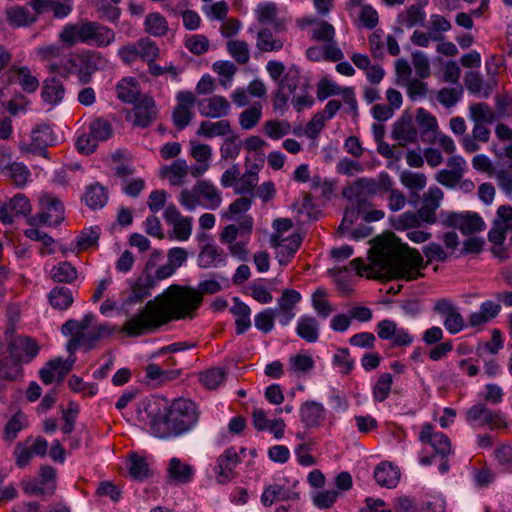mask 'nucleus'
Returning a JSON list of instances; mask_svg holds the SVG:
<instances>
[{
  "mask_svg": "<svg viewBox=\"0 0 512 512\" xmlns=\"http://www.w3.org/2000/svg\"><path fill=\"white\" fill-rule=\"evenodd\" d=\"M374 479L382 487L394 488L399 482L400 472L391 463L383 461L375 467Z\"/></svg>",
  "mask_w": 512,
  "mask_h": 512,
  "instance_id": "nucleus-28",
  "label": "nucleus"
},
{
  "mask_svg": "<svg viewBox=\"0 0 512 512\" xmlns=\"http://www.w3.org/2000/svg\"><path fill=\"white\" fill-rule=\"evenodd\" d=\"M7 350L13 359L24 364L31 362L38 355L39 346L31 337L16 336L8 342Z\"/></svg>",
  "mask_w": 512,
  "mask_h": 512,
  "instance_id": "nucleus-15",
  "label": "nucleus"
},
{
  "mask_svg": "<svg viewBox=\"0 0 512 512\" xmlns=\"http://www.w3.org/2000/svg\"><path fill=\"white\" fill-rule=\"evenodd\" d=\"M31 210L29 199L18 193L9 201L0 203V222L5 225L12 224L15 217L28 216Z\"/></svg>",
  "mask_w": 512,
  "mask_h": 512,
  "instance_id": "nucleus-17",
  "label": "nucleus"
},
{
  "mask_svg": "<svg viewBox=\"0 0 512 512\" xmlns=\"http://www.w3.org/2000/svg\"><path fill=\"white\" fill-rule=\"evenodd\" d=\"M156 283L152 273H141L134 281L130 282L131 293L124 301V305L140 303L151 295Z\"/></svg>",
  "mask_w": 512,
  "mask_h": 512,
  "instance_id": "nucleus-20",
  "label": "nucleus"
},
{
  "mask_svg": "<svg viewBox=\"0 0 512 512\" xmlns=\"http://www.w3.org/2000/svg\"><path fill=\"white\" fill-rule=\"evenodd\" d=\"M64 94L65 88L60 79L51 77L44 81L41 95L45 102L57 105L62 101Z\"/></svg>",
  "mask_w": 512,
  "mask_h": 512,
  "instance_id": "nucleus-33",
  "label": "nucleus"
},
{
  "mask_svg": "<svg viewBox=\"0 0 512 512\" xmlns=\"http://www.w3.org/2000/svg\"><path fill=\"white\" fill-rule=\"evenodd\" d=\"M95 316L92 313L84 315L82 320L70 319L62 325V333L65 336H71L67 342L66 349L69 354L74 355L76 350L86 341V330L92 325Z\"/></svg>",
  "mask_w": 512,
  "mask_h": 512,
  "instance_id": "nucleus-12",
  "label": "nucleus"
},
{
  "mask_svg": "<svg viewBox=\"0 0 512 512\" xmlns=\"http://www.w3.org/2000/svg\"><path fill=\"white\" fill-rule=\"evenodd\" d=\"M75 361L76 357L71 354L67 359L55 358L49 360L39 371L41 381L46 385L51 384L55 378H57L58 382L63 381L65 376L72 370Z\"/></svg>",
  "mask_w": 512,
  "mask_h": 512,
  "instance_id": "nucleus-16",
  "label": "nucleus"
},
{
  "mask_svg": "<svg viewBox=\"0 0 512 512\" xmlns=\"http://www.w3.org/2000/svg\"><path fill=\"white\" fill-rule=\"evenodd\" d=\"M115 39L112 29L99 24L98 22H84L67 24L59 33V40L71 48L77 43L96 44L99 47H106Z\"/></svg>",
  "mask_w": 512,
  "mask_h": 512,
  "instance_id": "nucleus-4",
  "label": "nucleus"
},
{
  "mask_svg": "<svg viewBox=\"0 0 512 512\" xmlns=\"http://www.w3.org/2000/svg\"><path fill=\"white\" fill-rule=\"evenodd\" d=\"M67 70L75 74L81 84L91 82L92 75L107 65V59L97 51H85L83 53L71 54L67 61Z\"/></svg>",
  "mask_w": 512,
  "mask_h": 512,
  "instance_id": "nucleus-6",
  "label": "nucleus"
},
{
  "mask_svg": "<svg viewBox=\"0 0 512 512\" xmlns=\"http://www.w3.org/2000/svg\"><path fill=\"white\" fill-rule=\"evenodd\" d=\"M200 412L195 402L179 398L168 404L166 399L151 398L140 402L138 417L159 438H172L191 431L198 423Z\"/></svg>",
  "mask_w": 512,
  "mask_h": 512,
  "instance_id": "nucleus-2",
  "label": "nucleus"
},
{
  "mask_svg": "<svg viewBox=\"0 0 512 512\" xmlns=\"http://www.w3.org/2000/svg\"><path fill=\"white\" fill-rule=\"evenodd\" d=\"M116 92L121 101L126 103H135L139 100V83L134 77L123 78L116 85Z\"/></svg>",
  "mask_w": 512,
  "mask_h": 512,
  "instance_id": "nucleus-31",
  "label": "nucleus"
},
{
  "mask_svg": "<svg viewBox=\"0 0 512 512\" xmlns=\"http://www.w3.org/2000/svg\"><path fill=\"white\" fill-rule=\"evenodd\" d=\"M129 474L133 479L144 480L148 477L149 466L144 457L132 454L129 458Z\"/></svg>",
  "mask_w": 512,
  "mask_h": 512,
  "instance_id": "nucleus-55",
  "label": "nucleus"
},
{
  "mask_svg": "<svg viewBox=\"0 0 512 512\" xmlns=\"http://www.w3.org/2000/svg\"><path fill=\"white\" fill-rule=\"evenodd\" d=\"M242 143L237 135L227 137L220 147L221 158L223 160L236 159L241 151Z\"/></svg>",
  "mask_w": 512,
  "mask_h": 512,
  "instance_id": "nucleus-58",
  "label": "nucleus"
},
{
  "mask_svg": "<svg viewBox=\"0 0 512 512\" xmlns=\"http://www.w3.org/2000/svg\"><path fill=\"white\" fill-rule=\"evenodd\" d=\"M427 262L417 249L406 247L401 253L391 255L384 259L382 268L397 280L413 281L424 276L422 270L432 261L445 262L448 253L438 243H429L422 249Z\"/></svg>",
  "mask_w": 512,
  "mask_h": 512,
  "instance_id": "nucleus-3",
  "label": "nucleus"
},
{
  "mask_svg": "<svg viewBox=\"0 0 512 512\" xmlns=\"http://www.w3.org/2000/svg\"><path fill=\"white\" fill-rule=\"evenodd\" d=\"M176 100L177 105L172 112L173 124L178 130H183L193 118L192 108L196 104V96L191 91H180Z\"/></svg>",
  "mask_w": 512,
  "mask_h": 512,
  "instance_id": "nucleus-14",
  "label": "nucleus"
},
{
  "mask_svg": "<svg viewBox=\"0 0 512 512\" xmlns=\"http://www.w3.org/2000/svg\"><path fill=\"white\" fill-rule=\"evenodd\" d=\"M23 376L22 363L11 356L0 359V380L17 381Z\"/></svg>",
  "mask_w": 512,
  "mask_h": 512,
  "instance_id": "nucleus-38",
  "label": "nucleus"
},
{
  "mask_svg": "<svg viewBox=\"0 0 512 512\" xmlns=\"http://www.w3.org/2000/svg\"><path fill=\"white\" fill-rule=\"evenodd\" d=\"M287 499H289V490L279 484L267 486L261 495V503L265 507H270L276 501Z\"/></svg>",
  "mask_w": 512,
  "mask_h": 512,
  "instance_id": "nucleus-47",
  "label": "nucleus"
},
{
  "mask_svg": "<svg viewBox=\"0 0 512 512\" xmlns=\"http://www.w3.org/2000/svg\"><path fill=\"white\" fill-rule=\"evenodd\" d=\"M240 462L241 458L237 450L234 447L227 448L218 457L214 467L217 481L221 484L229 482L234 477L235 468Z\"/></svg>",
  "mask_w": 512,
  "mask_h": 512,
  "instance_id": "nucleus-18",
  "label": "nucleus"
},
{
  "mask_svg": "<svg viewBox=\"0 0 512 512\" xmlns=\"http://www.w3.org/2000/svg\"><path fill=\"white\" fill-rule=\"evenodd\" d=\"M392 186H394L393 179L387 172L382 171L376 178L356 179L343 190V196L349 201H355L359 206H363L367 197L382 196L388 193Z\"/></svg>",
  "mask_w": 512,
  "mask_h": 512,
  "instance_id": "nucleus-5",
  "label": "nucleus"
},
{
  "mask_svg": "<svg viewBox=\"0 0 512 512\" xmlns=\"http://www.w3.org/2000/svg\"><path fill=\"white\" fill-rule=\"evenodd\" d=\"M297 335L308 343H315L319 338V323L316 318L303 315L296 326Z\"/></svg>",
  "mask_w": 512,
  "mask_h": 512,
  "instance_id": "nucleus-30",
  "label": "nucleus"
},
{
  "mask_svg": "<svg viewBox=\"0 0 512 512\" xmlns=\"http://www.w3.org/2000/svg\"><path fill=\"white\" fill-rule=\"evenodd\" d=\"M51 5V0H30L26 5H14L6 9V20L14 28L29 27Z\"/></svg>",
  "mask_w": 512,
  "mask_h": 512,
  "instance_id": "nucleus-7",
  "label": "nucleus"
},
{
  "mask_svg": "<svg viewBox=\"0 0 512 512\" xmlns=\"http://www.w3.org/2000/svg\"><path fill=\"white\" fill-rule=\"evenodd\" d=\"M326 290L318 288L312 295V306L319 316L326 318L332 312L331 304L325 299Z\"/></svg>",
  "mask_w": 512,
  "mask_h": 512,
  "instance_id": "nucleus-62",
  "label": "nucleus"
},
{
  "mask_svg": "<svg viewBox=\"0 0 512 512\" xmlns=\"http://www.w3.org/2000/svg\"><path fill=\"white\" fill-rule=\"evenodd\" d=\"M198 265L203 269L224 267L227 255L224 250L213 243L202 246L198 255Z\"/></svg>",
  "mask_w": 512,
  "mask_h": 512,
  "instance_id": "nucleus-23",
  "label": "nucleus"
},
{
  "mask_svg": "<svg viewBox=\"0 0 512 512\" xmlns=\"http://www.w3.org/2000/svg\"><path fill=\"white\" fill-rule=\"evenodd\" d=\"M466 422L474 427H489L491 430L507 428V422L500 410H491L483 402H477L465 412Z\"/></svg>",
  "mask_w": 512,
  "mask_h": 512,
  "instance_id": "nucleus-9",
  "label": "nucleus"
},
{
  "mask_svg": "<svg viewBox=\"0 0 512 512\" xmlns=\"http://www.w3.org/2000/svg\"><path fill=\"white\" fill-rule=\"evenodd\" d=\"M257 48L263 52L279 51L283 48L282 40L273 37L268 28H263L257 33Z\"/></svg>",
  "mask_w": 512,
  "mask_h": 512,
  "instance_id": "nucleus-46",
  "label": "nucleus"
},
{
  "mask_svg": "<svg viewBox=\"0 0 512 512\" xmlns=\"http://www.w3.org/2000/svg\"><path fill=\"white\" fill-rule=\"evenodd\" d=\"M275 317H276L275 310L265 309L255 315V317H254L255 327L259 331L267 334V333L271 332L274 328Z\"/></svg>",
  "mask_w": 512,
  "mask_h": 512,
  "instance_id": "nucleus-59",
  "label": "nucleus"
},
{
  "mask_svg": "<svg viewBox=\"0 0 512 512\" xmlns=\"http://www.w3.org/2000/svg\"><path fill=\"white\" fill-rule=\"evenodd\" d=\"M299 81V69L295 66H292L289 68L288 72L283 76V78L278 82L277 91L273 99V108L275 111L280 112L281 115H283L287 110V104L290 99V95L296 91Z\"/></svg>",
  "mask_w": 512,
  "mask_h": 512,
  "instance_id": "nucleus-13",
  "label": "nucleus"
},
{
  "mask_svg": "<svg viewBox=\"0 0 512 512\" xmlns=\"http://www.w3.org/2000/svg\"><path fill=\"white\" fill-rule=\"evenodd\" d=\"M443 195V191L438 187L430 188L428 192L423 195V206L416 212L420 223H436V210L440 206Z\"/></svg>",
  "mask_w": 512,
  "mask_h": 512,
  "instance_id": "nucleus-19",
  "label": "nucleus"
},
{
  "mask_svg": "<svg viewBox=\"0 0 512 512\" xmlns=\"http://www.w3.org/2000/svg\"><path fill=\"white\" fill-rule=\"evenodd\" d=\"M196 104L201 116L207 118L225 117L230 112V104L227 99L220 95L197 100Z\"/></svg>",
  "mask_w": 512,
  "mask_h": 512,
  "instance_id": "nucleus-21",
  "label": "nucleus"
},
{
  "mask_svg": "<svg viewBox=\"0 0 512 512\" xmlns=\"http://www.w3.org/2000/svg\"><path fill=\"white\" fill-rule=\"evenodd\" d=\"M392 136L396 140L404 142H413L417 138V132L414 128L411 118L402 117L395 125Z\"/></svg>",
  "mask_w": 512,
  "mask_h": 512,
  "instance_id": "nucleus-42",
  "label": "nucleus"
},
{
  "mask_svg": "<svg viewBox=\"0 0 512 512\" xmlns=\"http://www.w3.org/2000/svg\"><path fill=\"white\" fill-rule=\"evenodd\" d=\"M221 290L216 280L201 281L198 289L173 284L128 319L122 331L128 336L137 337L156 332L171 321L193 318L202 303L203 295Z\"/></svg>",
  "mask_w": 512,
  "mask_h": 512,
  "instance_id": "nucleus-1",
  "label": "nucleus"
},
{
  "mask_svg": "<svg viewBox=\"0 0 512 512\" xmlns=\"http://www.w3.org/2000/svg\"><path fill=\"white\" fill-rule=\"evenodd\" d=\"M55 138L53 131L47 124H41L31 131V143H21L19 148L25 152H37L45 150L48 146L52 145Z\"/></svg>",
  "mask_w": 512,
  "mask_h": 512,
  "instance_id": "nucleus-22",
  "label": "nucleus"
},
{
  "mask_svg": "<svg viewBox=\"0 0 512 512\" xmlns=\"http://www.w3.org/2000/svg\"><path fill=\"white\" fill-rule=\"evenodd\" d=\"M7 77L9 83L17 81L21 88L27 93L35 92L39 87L37 77L31 73L28 67L12 65L7 71Z\"/></svg>",
  "mask_w": 512,
  "mask_h": 512,
  "instance_id": "nucleus-25",
  "label": "nucleus"
},
{
  "mask_svg": "<svg viewBox=\"0 0 512 512\" xmlns=\"http://www.w3.org/2000/svg\"><path fill=\"white\" fill-rule=\"evenodd\" d=\"M263 129L269 138L278 140L290 133L291 125L285 120H268L264 123Z\"/></svg>",
  "mask_w": 512,
  "mask_h": 512,
  "instance_id": "nucleus-53",
  "label": "nucleus"
},
{
  "mask_svg": "<svg viewBox=\"0 0 512 512\" xmlns=\"http://www.w3.org/2000/svg\"><path fill=\"white\" fill-rule=\"evenodd\" d=\"M50 305L57 310H67L73 303L71 289L65 286H56L48 295Z\"/></svg>",
  "mask_w": 512,
  "mask_h": 512,
  "instance_id": "nucleus-36",
  "label": "nucleus"
},
{
  "mask_svg": "<svg viewBox=\"0 0 512 512\" xmlns=\"http://www.w3.org/2000/svg\"><path fill=\"white\" fill-rule=\"evenodd\" d=\"M302 238L299 234H293L288 238H282L281 235L273 234L270 239L271 246L279 249V254L285 252L288 257L294 256L299 249Z\"/></svg>",
  "mask_w": 512,
  "mask_h": 512,
  "instance_id": "nucleus-35",
  "label": "nucleus"
},
{
  "mask_svg": "<svg viewBox=\"0 0 512 512\" xmlns=\"http://www.w3.org/2000/svg\"><path fill=\"white\" fill-rule=\"evenodd\" d=\"M137 49V57L144 62H151L156 60L160 55V48L156 42L149 37L140 38L135 42Z\"/></svg>",
  "mask_w": 512,
  "mask_h": 512,
  "instance_id": "nucleus-41",
  "label": "nucleus"
},
{
  "mask_svg": "<svg viewBox=\"0 0 512 512\" xmlns=\"http://www.w3.org/2000/svg\"><path fill=\"white\" fill-rule=\"evenodd\" d=\"M451 29V23L444 16L439 14L431 15L430 32L432 33L433 41H441L443 39V32Z\"/></svg>",
  "mask_w": 512,
  "mask_h": 512,
  "instance_id": "nucleus-64",
  "label": "nucleus"
},
{
  "mask_svg": "<svg viewBox=\"0 0 512 512\" xmlns=\"http://www.w3.org/2000/svg\"><path fill=\"white\" fill-rule=\"evenodd\" d=\"M168 477L175 483L187 484L192 481L194 477V468L180 459L173 457L169 461L167 468Z\"/></svg>",
  "mask_w": 512,
  "mask_h": 512,
  "instance_id": "nucleus-29",
  "label": "nucleus"
},
{
  "mask_svg": "<svg viewBox=\"0 0 512 512\" xmlns=\"http://www.w3.org/2000/svg\"><path fill=\"white\" fill-rule=\"evenodd\" d=\"M418 439L423 444H429L434 450L433 455H426L420 458V464L422 465L432 464L436 456H440L441 459H444L452 453V445L449 437L442 432L435 431L434 426L430 423H425L422 426Z\"/></svg>",
  "mask_w": 512,
  "mask_h": 512,
  "instance_id": "nucleus-8",
  "label": "nucleus"
},
{
  "mask_svg": "<svg viewBox=\"0 0 512 512\" xmlns=\"http://www.w3.org/2000/svg\"><path fill=\"white\" fill-rule=\"evenodd\" d=\"M226 373L223 368L208 369L200 374V381L208 389H215L225 381Z\"/></svg>",
  "mask_w": 512,
  "mask_h": 512,
  "instance_id": "nucleus-56",
  "label": "nucleus"
},
{
  "mask_svg": "<svg viewBox=\"0 0 512 512\" xmlns=\"http://www.w3.org/2000/svg\"><path fill=\"white\" fill-rule=\"evenodd\" d=\"M470 118L474 123L492 124L496 120L493 109L486 103H475L469 107Z\"/></svg>",
  "mask_w": 512,
  "mask_h": 512,
  "instance_id": "nucleus-45",
  "label": "nucleus"
},
{
  "mask_svg": "<svg viewBox=\"0 0 512 512\" xmlns=\"http://www.w3.org/2000/svg\"><path fill=\"white\" fill-rule=\"evenodd\" d=\"M40 212L28 218L31 226H58L64 221V206L54 195L45 193L40 199Z\"/></svg>",
  "mask_w": 512,
  "mask_h": 512,
  "instance_id": "nucleus-10",
  "label": "nucleus"
},
{
  "mask_svg": "<svg viewBox=\"0 0 512 512\" xmlns=\"http://www.w3.org/2000/svg\"><path fill=\"white\" fill-rule=\"evenodd\" d=\"M333 365L339 368L342 374H349L354 368V360L348 348H338L333 356Z\"/></svg>",
  "mask_w": 512,
  "mask_h": 512,
  "instance_id": "nucleus-60",
  "label": "nucleus"
},
{
  "mask_svg": "<svg viewBox=\"0 0 512 512\" xmlns=\"http://www.w3.org/2000/svg\"><path fill=\"white\" fill-rule=\"evenodd\" d=\"M227 51L232 56V58L241 65L248 63L250 59L249 47L245 41H228Z\"/></svg>",
  "mask_w": 512,
  "mask_h": 512,
  "instance_id": "nucleus-52",
  "label": "nucleus"
},
{
  "mask_svg": "<svg viewBox=\"0 0 512 512\" xmlns=\"http://www.w3.org/2000/svg\"><path fill=\"white\" fill-rule=\"evenodd\" d=\"M439 221L446 227L457 228L464 235L481 232L485 229V223L475 212H441Z\"/></svg>",
  "mask_w": 512,
  "mask_h": 512,
  "instance_id": "nucleus-11",
  "label": "nucleus"
},
{
  "mask_svg": "<svg viewBox=\"0 0 512 512\" xmlns=\"http://www.w3.org/2000/svg\"><path fill=\"white\" fill-rule=\"evenodd\" d=\"M300 418L306 428L319 427L326 418V409L319 402L306 401L300 407Z\"/></svg>",
  "mask_w": 512,
  "mask_h": 512,
  "instance_id": "nucleus-24",
  "label": "nucleus"
},
{
  "mask_svg": "<svg viewBox=\"0 0 512 512\" xmlns=\"http://www.w3.org/2000/svg\"><path fill=\"white\" fill-rule=\"evenodd\" d=\"M262 117V105L255 103L250 108L245 109L239 115V124L242 129L250 130L257 125Z\"/></svg>",
  "mask_w": 512,
  "mask_h": 512,
  "instance_id": "nucleus-49",
  "label": "nucleus"
},
{
  "mask_svg": "<svg viewBox=\"0 0 512 512\" xmlns=\"http://www.w3.org/2000/svg\"><path fill=\"white\" fill-rule=\"evenodd\" d=\"M69 388L76 393H82L84 396H94L98 392V387L93 383H86L77 375H72L68 380Z\"/></svg>",
  "mask_w": 512,
  "mask_h": 512,
  "instance_id": "nucleus-63",
  "label": "nucleus"
},
{
  "mask_svg": "<svg viewBox=\"0 0 512 512\" xmlns=\"http://www.w3.org/2000/svg\"><path fill=\"white\" fill-rule=\"evenodd\" d=\"M231 313L235 316L236 334H244L251 327L250 307L238 298H234Z\"/></svg>",
  "mask_w": 512,
  "mask_h": 512,
  "instance_id": "nucleus-32",
  "label": "nucleus"
},
{
  "mask_svg": "<svg viewBox=\"0 0 512 512\" xmlns=\"http://www.w3.org/2000/svg\"><path fill=\"white\" fill-rule=\"evenodd\" d=\"M84 200L89 208L100 209L107 203L108 193L102 185L97 183L87 188Z\"/></svg>",
  "mask_w": 512,
  "mask_h": 512,
  "instance_id": "nucleus-40",
  "label": "nucleus"
},
{
  "mask_svg": "<svg viewBox=\"0 0 512 512\" xmlns=\"http://www.w3.org/2000/svg\"><path fill=\"white\" fill-rule=\"evenodd\" d=\"M89 132L98 142L107 141L113 135V128L109 121L103 118L94 119L89 125Z\"/></svg>",
  "mask_w": 512,
  "mask_h": 512,
  "instance_id": "nucleus-50",
  "label": "nucleus"
},
{
  "mask_svg": "<svg viewBox=\"0 0 512 512\" xmlns=\"http://www.w3.org/2000/svg\"><path fill=\"white\" fill-rule=\"evenodd\" d=\"M155 101L148 96H143L134 107V125L142 128L148 127L156 118Z\"/></svg>",
  "mask_w": 512,
  "mask_h": 512,
  "instance_id": "nucleus-26",
  "label": "nucleus"
},
{
  "mask_svg": "<svg viewBox=\"0 0 512 512\" xmlns=\"http://www.w3.org/2000/svg\"><path fill=\"white\" fill-rule=\"evenodd\" d=\"M189 167L184 159L175 160L170 166L162 169V175H169V182L172 186H181L187 176Z\"/></svg>",
  "mask_w": 512,
  "mask_h": 512,
  "instance_id": "nucleus-39",
  "label": "nucleus"
},
{
  "mask_svg": "<svg viewBox=\"0 0 512 512\" xmlns=\"http://www.w3.org/2000/svg\"><path fill=\"white\" fill-rule=\"evenodd\" d=\"M144 26L146 33L156 37L164 36L168 31L166 19L158 12L148 14Z\"/></svg>",
  "mask_w": 512,
  "mask_h": 512,
  "instance_id": "nucleus-44",
  "label": "nucleus"
},
{
  "mask_svg": "<svg viewBox=\"0 0 512 512\" xmlns=\"http://www.w3.org/2000/svg\"><path fill=\"white\" fill-rule=\"evenodd\" d=\"M195 191L198 192L199 199H203V202H201L203 207L215 210L221 205V193L210 181H197L195 183Z\"/></svg>",
  "mask_w": 512,
  "mask_h": 512,
  "instance_id": "nucleus-27",
  "label": "nucleus"
},
{
  "mask_svg": "<svg viewBox=\"0 0 512 512\" xmlns=\"http://www.w3.org/2000/svg\"><path fill=\"white\" fill-rule=\"evenodd\" d=\"M26 416L23 412H16L6 423L3 430V440L12 442L17 438L18 433L24 428Z\"/></svg>",
  "mask_w": 512,
  "mask_h": 512,
  "instance_id": "nucleus-48",
  "label": "nucleus"
},
{
  "mask_svg": "<svg viewBox=\"0 0 512 512\" xmlns=\"http://www.w3.org/2000/svg\"><path fill=\"white\" fill-rule=\"evenodd\" d=\"M51 278L58 283H72L77 279V270L69 262L63 261L51 269Z\"/></svg>",
  "mask_w": 512,
  "mask_h": 512,
  "instance_id": "nucleus-43",
  "label": "nucleus"
},
{
  "mask_svg": "<svg viewBox=\"0 0 512 512\" xmlns=\"http://www.w3.org/2000/svg\"><path fill=\"white\" fill-rule=\"evenodd\" d=\"M100 237V228L98 226L84 229L77 237V248L79 250H87L88 248L97 245Z\"/></svg>",
  "mask_w": 512,
  "mask_h": 512,
  "instance_id": "nucleus-61",
  "label": "nucleus"
},
{
  "mask_svg": "<svg viewBox=\"0 0 512 512\" xmlns=\"http://www.w3.org/2000/svg\"><path fill=\"white\" fill-rule=\"evenodd\" d=\"M232 133L231 125L228 120H220L217 122L202 121L198 130L197 135L206 138H213L216 136H226Z\"/></svg>",
  "mask_w": 512,
  "mask_h": 512,
  "instance_id": "nucleus-34",
  "label": "nucleus"
},
{
  "mask_svg": "<svg viewBox=\"0 0 512 512\" xmlns=\"http://www.w3.org/2000/svg\"><path fill=\"white\" fill-rule=\"evenodd\" d=\"M252 168L255 171L250 170L239 180L235 192L240 195H250L251 198L254 197V189L258 181L257 170L259 169L258 165L253 166Z\"/></svg>",
  "mask_w": 512,
  "mask_h": 512,
  "instance_id": "nucleus-51",
  "label": "nucleus"
},
{
  "mask_svg": "<svg viewBox=\"0 0 512 512\" xmlns=\"http://www.w3.org/2000/svg\"><path fill=\"white\" fill-rule=\"evenodd\" d=\"M393 378L390 373H383L379 376L373 387V398L377 402L385 401L390 394Z\"/></svg>",
  "mask_w": 512,
  "mask_h": 512,
  "instance_id": "nucleus-54",
  "label": "nucleus"
},
{
  "mask_svg": "<svg viewBox=\"0 0 512 512\" xmlns=\"http://www.w3.org/2000/svg\"><path fill=\"white\" fill-rule=\"evenodd\" d=\"M423 8L424 6L411 5L406 9L405 13L398 15V22L408 29L415 26H424L426 12Z\"/></svg>",
  "mask_w": 512,
  "mask_h": 512,
  "instance_id": "nucleus-37",
  "label": "nucleus"
},
{
  "mask_svg": "<svg viewBox=\"0 0 512 512\" xmlns=\"http://www.w3.org/2000/svg\"><path fill=\"white\" fill-rule=\"evenodd\" d=\"M400 181L408 189L420 191L426 186L427 179L423 173L405 170L400 174Z\"/></svg>",
  "mask_w": 512,
  "mask_h": 512,
  "instance_id": "nucleus-57",
  "label": "nucleus"
}]
</instances>
